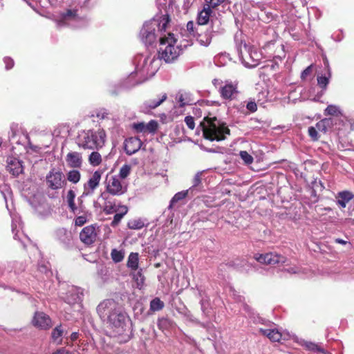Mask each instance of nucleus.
Segmentation results:
<instances>
[{"mask_svg":"<svg viewBox=\"0 0 354 354\" xmlns=\"http://www.w3.org/2000/svg\"><path fill=\"white\" fill-rule=\"evenodd\" d=\"M97 311L100 317L107 316L108 322L114 328L115 335H125L129 339L127 332L129 330L128 323L130 319L122 307L113 299H106L97 307Z\"/></svg>","mask_w":354,"mask_h":354,"instance_id":"f257e3e1","label":"nucleus"},{"mask_svg":"<svg viewBox=\"0 0 354 354\" xmlns=\"http://www.w3.org/2000/svg\"><path fill=\"white\" fill-rule=\"evenodd\" d=\"M203 138L209 141H222L230 135V130L225 122L216 116L207 115L200 124Z\"/></svg>","mask_w":354,"mask_h":354,"instance_id":"f03ea898","label":"nucleus"},{"mask_svg":"<svg viewBox=\"0 0 354 354\" xmlns=\"http://www.w3.org/2000/svg\"><path fill=\"white\" fill-rule=\"evenodd\" d=\"M106 138V132L102 128L83 130L77 137V144L84 149L98 150L104 145Z\"/></svg>","mask_w":354,"mask_h":354,"instance_id":"7ed1b4c3","label":"nucleus"},{"mask_svg":"<svg viewBox=\"0 0 354 354\" xmlns=\"http://www.w3.org/2000/svg\"><path fill=\"white\" fill-rule=\"evenodd\" d=\"M176 41L174 34L171 32L168 33L167 37H160L158 57L164 59L167 63L175 60L179 56L181 51L178 46H175Z\"/></svg>","mask_w":354,"mask_h":354,"instance_id":"20e7f679","label":"nucleus"},{"mask_svg":"<svg viewBox=\"0 0 354 354\" xmlns=\"http://www.w3.org/2000/svg\"><path fill=\"white\" fill-rule=\"evenodd\" d=\"M106 191L112 196H121L127 192V185L118 176H107Z\"/></svg>","mask_w":354,"mask_h":354,"instance_id":"39448f33","label":"nucleus"},{"mask_svg":"<svg viewBox=\"0 0 354 354\" xmlns=\"http://www.w3.org/2000/svg\"><path fill=\"white\" fill-rule=\"evenodd\" d=\"M46 183L48 188L52 190L62 189L66 185L63 172L55 168L50 169L46 176Z\"/></svg>","mask_w":354,"mask_h":354,"instance_id":"423d86ee","label":"nucleus"},{"mask_svg":"<svg viewBox=\"0 0 354 354\" xmlns=\"http://www.w3.org/2000/svg\"><path fill=\"white\" fill-rule=\"evenodd\" d=\"M218 92L222 99L233 100L239 93L238 82L226 80L223 85L219 86Z\"/></svg>","mask_w":354,"mask_h":354,"instance_id":"0eeeda50","label":"nucleus"},{"mask_svg":"<svg viewBox=\"0 0 354 354\" xmlns=\"http://www.w3.org/2000/svg\"><path fill=\"white\" fill-rule=\"evenodd\" d=\"M254 259L261 263L270 266L279 263L283 264L287 261L286 257L274 252H268L262 254H257L254 255Z\"/></svg>","mask_w":354,"mask_h":354,"instance_id":"6e6552de","label":"nucleus"},{"mask_svg":"<svg viewBox=\"0 0 354 354\" xmlns=\"http://www.w3.org/2000/svg\"><path fill=\"white\" fill-rule=\"evenodd\" d=\"M167 99V93L153 94L141 105V110L144 113H149L163 103Z\"/></svg>","mask_w":354,"mask_h":354,"instance_id":"1a4fd4ad","label":"nucleus"},{"mask_svg":"<svg viewBox=\"0 0 354 354\" xmlns=\"http://www.w3.org/2000/svg\"><path fill=\"white\" fill-rule=\"evenodd\" d=\"M32 323L34 326L42 330L49 329L52 326L51 319L43 312H36Z\"/></svg>","mask_w":354,"mask_h":354,"instance_id":"9d476101","label":"nucleus"},{"mask_svg":"<svg viewBox=\"0 0 354 354\" xmlns=\"http://www.w3.org/2000/svg\"><path fill=\"white\" fill-rule=\"evenodd\" d=\"M97 238L95 227L93 225L84 227L80 233V239L85 245H91Z\"/></svg>","mask_w":354,"mask_h":354,"instance_id":"9b49d317","label":"nucleus"},{"mask_svg":"<svg viewBox=\"0 0 354 354\" xmlns=\"http://www.w3.org/2000/svg\"><path fill=\"white\" fill-rule=\"evenodd\" d=\"M102 172L95 171L87 183L84 185V194L88 195L93 193L94 190L99 186Z\"/></svg>","mask_w":354,"mask_h":354,"instance_id":"f8f14e48","label":"nucleus"},{"mask_svg":"<svg viewBox=\"0 0 354 354\" xmlns=\"http://www.w3.org/2000/svg\"><path fill=\"white\" fill-rule=\"evenodd\" d=\"M158 127V122L153 120H151L147 124H145L144 122H140L132 124V128L136 133H154Z\"/></svg>","mask_w":354,"mask_h":354,"instance_id":"ddd939ff","label":"nucleus"},{"mask_svg":"<svg viewBox=\"0 0 354 354\" xmlns=\"http://www.w3.org/2000/svg\"><path fill=\"white\" fill-rule=\"evenodd\" d=\"M6 170L14 176H18L23 172L21 162L15 157H8L6 160Z\"/></svg>","mask_w":354,"mask_h":354,"instance_id":"4468645a","label":"nucleus"},{"mask_svg":"<svg viewBox=\"0 0 354 354\" xmlns=\"http://www.w3.org/2000/svg\"><path fill=\"white\" fill-rule=\"evenodd\" d=\"M142 142L138 137H131L124 141V151L127 154L132 155L136 153L142 147Z\"/></svg>","mask_w":354,"mask_h":354,"instance_id":"2eb2a0df","label":"nucleus"},{"mask_svg":"<svg viewBox=\"0 0 354 354\" xmlns=\"http://www.w3.org/2000/svg\"><path fill=\"white\" fill-rule=\"evenodd\" d=\"M66 162L68 167L81 168L83 163L82 153L77 151H70L66 156Z\"/></svg>","mask_w":354,"mask_h":354,"instance_id":"dca6fc26","label":"nucleus"},{"mask_svg":"<svg viewBox=\"0 0 354 354\" xmlns=\"http://www.w3.org/2000/svg\"><path fill=\"white\" fill-rule=\"evenodd\" d=\"M336 204L340 208H345L347 203L354 198V194L353 192L348 190H344L339 192L335 195Z\"/></svg>","mask_w":354,"mask_h":354,"instance_id":"f3484780","label":"nucleus"},{"mask_svg":"<svg viewBox=\"0 0 354 354\" xmlns=\"http://www.w3.org/2000/svg\"><path fill=\"white\" fill-rule=\"evenodd\" d=\"M142 39L149 45L153 44L156 39L155 28L151 24L146 25L142 30Z\"/></svg>","mask_w":354,"mask_h":354,"instance_id":"a211bd4d","label":"nucleus"},{"mask_svg":"<svg viewBox=\"0 0 354 354\" xmlns=\"http://www.w3.org/2000/svg\"><path fill=\"white\" fill-rule=\"evenodd\" d=\"M259 333L267 337L272 342H279L282 338V334L277 328L263 329L260 328Z\"/></svg>","mask_w":354,"mask_h":354,"instance_id":"6ab92c4d","label":"nucleus"},{"mask_svg":"<svg viewBox=\"0 0 354 354\" xmlns=\"http://www.w3.org/2000/svg\"><path fill=\"white\" fill-rule=\"evenodd\" d=\"M212 12V8L204 5L203 9L199 12L197 17V23L198 25H206L209 20L210 15Z\"/></svg>","mask_w":354,"mask_h":354,"instance_id":"aec40b11","label":"nucleus"},{"mask_svg":"<svg viewBox=\"0 0 354 354\" xmlns=\"http://www.w3.org/2000/svg\"><path fill=\"white\" fill-rule=\"evenodd\" d=\"M169 21V16L168 15H163L158 19H154L151 23V26H157L160 32H165Z\"/></svg>","mask_w":354,"mask_h":354,"instance_id":"412c9836","label":"nucleus"},{"mask_svg":"<svg viewBox=\"0 0 354 354\" xmlns=\"http://www.w3.org/2000/svg\"><path fill=\"white\" fill-rule=\"evenodd\" d=\"M127 267L131 271H136L139 267V254L138 252H131L128 257Z\"/></svg>","mask_w":354,"mask_h":354,"instance_id":"4be33fe9","label":"nucleus"},{"mask_svg":"<svg viewBox=\"0 0 354 354\" xmlns=\"http://www.w3.org/2000/svg\"><path fill=\"white\" fill-rule=\"evenodd\" d=\"M75 193L73 190L70 189L67 192L66 202L71 212L76 214L78 208L75 203Z\"/></svg>","mask_w":354,"mask_h":354,"instance_id":"5701e85b","label":"nucleus"},{"mask_svg":"<svg viewBox=\"0 0 354 354\" xmlns=\"http://www.w3.org/2000/svg\"><path fill=\"white\" fill-rule=\"evenodd\" d=\"M328 76H318L317 77V84L323 90L326 89L327 86L329 83V79L331 77V71L328 64L326 65Z\"/></svg>","mask_w":354,"mask_h":354,"instance_id":"b1692460","label":"nucleus"},{"mask_svg":"<svg viewBox=\"0 0 354 354\" xmlns=\"http://www.w3.org/2000/svg\"><path fill=\"white\" fill-rule=\"evenodd\" d=\"M63 330L62 329V325L56 326L52 331L51 337L54 342L57 344H61L62 342V337L63 335Z\"/></svg>","mask_w":354,"mask_h":354,"instance_id":"393cba45","label":"nucleus"},{"mask_svg":"<svg viewBox=\"0 0 354 354\" xmlns=\"http://www.w3.org/2000/svg\"><path fill=\"white\" fill-rule=\"evenodd\" d=\"M88 162L93 167L99 166L102 161L101 154L97 151H92L88 156Z\"/></svg>","mask_w":354,"mask_h":354,"instance_id":"a878e982","label":"nucleus"},{"mask_svg":"<svg viewBox=\"0 0 354 354\" xmlns=\"http://www.w3.org/2000/svg\"><path fill=\"white\" fill-rule=\"evenodd\" d=\"M122 211L120 213H117L114 215L113 220L112 221L111 225L112 227L117 226L120 222L121 219L124 217V216L127 213L128 208L127 206L123 205L121 207Z\"/></svg>","mask_w":354,"mask_h":354,"instance_id":"bb28decb","label":"nucleus"},{"mask_svg":"<svg viewBox=\"0 0 354 354\" xmlns=\"http://www.w3.org/2000/svg\"><path fill=\"white\" fill-rule=\"evenodd\" d=\"M188 194V191H182L176 193L174 197L171 198L170 201V204L169 207L173 208L175 206V204L178 203V201L183 200L187 197Z\"/></svg>","mask_w":354,"mask_h":354,"instance_id":"cd10ccee","label":"nucleus"},{"mask_svg":"<svg viewBox=\"0 0 354 354\" xmlns=\"http://www.w3.org/2000/svg\"><path fill=\"white\" fill-rule=\"evenodd\" d=\"M173 322L167 317H162L158 320V326L160 330H167L172 327Z\"/></svg>","mask_w":354,"mask_h":354,"instance_id":"c85d7f7f","label":"nucleus"},{"mask_svg":"<svg viewBox=\"0 0 354 354\" xmlns=\"http://www.w3.org/2000/svg\"><path fill=\"white\" fill-rule=\"evenodd\" d=\"M164 306V302L158 297L153 299L150 302V310L153 312L161 310Z\"/></svg>","mask_w":354,"mask_h":354,"instance_id":"c756f323","label":"nucleus"},{"mask_svg":"<svg viewBox=\"0 0 354 354\" xmlns=\"http://www.w3.org/2000/svg\"><path fill=\"white\" fill-rule=\"evenodd\" d=\"M67 180L74 184L77 183L81 178L80 172L78 170L73 169L67 173Z\"/></svg>","mask_w":354,"mask_h":354,"instance_id":"7c9ffc66","label":"nucleus"},{"mask_svg":"<svg viewBox=\"0 0 354 354\" xmlns=\"http://www.w3.org/2000/svg\"><path fill=\"white\" fill-rule=\"evenodd\" d=\"M60 15L62 20L75 19L77 17V10L68 9L65 12H62Z\"/></svg>","mask_w":354,"mask_h":354,"instance_id":"2f4dec72","label":"nucleus"},{"mask_svg":"<svg viewBox=\"0 0 354 354\" xmlns=\"http://www.w3.org/2000/svg\"><path fill=\"white\" fill-rule=\"evenodd\" d=\"M144 225L145 224L141 219H131L127 223V227L132 230H140Z\"/></svg>","mask_w":354,"mask_h":354,"instance_id":"473e14b6","label":"nucleus"},{"mask_svg":"<svg viewBox=\"0 0 354 354\" xmlns=\"http://www.w3.org/2000/svg\"><path fill=\"white\" fill-rule=\"evenodd\" d=\"M111 256L112 260L115 263H120L123 260L124 254L122 251L118 250L117 249H113L111 252Z\"/></svg>","mask_w":354,"mask_h":354,"instance_id":"72a5a7b5","label":"nucleus"},{"mask_svg":"<svg viewBox=\"0 0 354 354\" xmlns=\"http://www.w3.org/2000/svg\"><path fill=\"white\" fill-rule=\"evenodd\" d=\"M131 171V166L127 164H125L122 166L119 171V178L125 179L129 176Z\"/></svg>","mask_w":354,"mask_h":354,"instance_id":"f704fd0d","label":"nucleus"},{"mask_svg":"<svg viewBox=\"0 0 354 354\" xmlns=\"http://www.w3.org/2000/svg\"><path fill=\"white\" fill-rule=\"evenodd\" d=\"M305 347L310 351H317L322 353H326L325 350L322 348L319 345L313 342H307L305 343Z\"/></svg>","mask_w":354,"mask_h":354,"instance_id":"c9c22d12","label":"nucleus"},{"mask_svg":"<svg viewBox=\"0 0 354 354\" xmlns=\"http://www.w3.org/2000/svg\"><path fill=\"white\" fill-rule=\"evenodd\" d=\"M239 155L245 165H250L253 162V157L246 151H241Z\"/></svg>","mask_w":354,"mask_h":354,"instance_id":"e433bc0d","label":"nucleus"},{"mask_svg":"<svg viewBox=\"0 0 354 354\" xmlns=\"http://www.w3.org/2000/svg\"><path fill=\"white\" fill-rule=\"evenodd\" d=\"M313 68V64H310L302 71L300 76L301 80L302 81H306L308 79V77L312 75Z\"/></svg>","mask_w":354,"mask_h":354,"instance_id":"4c0bfd02","label":"nucleus"},{"mask_svg":"<svg viewBox=\"0 0 354 354\" xmlns=\"http://www.w3.org/2000/svg\"><path fill=\"white\" fill-rule=\"evenodd\" d=\"M317 129L314 127H310L308 129V133L313 141H317L319 138Z\"/></svg>","mask_w":354,"mask_h":354,"instance_id":"58836bf2","label":"nucleus"},{"mask_svg":"<svg viewBox=\"0 0 354 354\" xmlns=\"http://www.w3.org/2000/svg\"><path fill=\"white\" fill-rule=\"evenodd\" d=\"M338 114V109L335 105H328L324 110L325 115H337Z\"/></svg>","mask_w":354,"mask_h":354,"instance_id":"ea45409f","label":"nucleus"},{"mask_svg":"<svg viewBox=\"0 0 354 354\" xmlns=\"http://www.w3.org/2000/svg\"><path fill=\"white\" fill-rule=\"evenodd\" d=\"M205 5L209 6V8H216L219 5H221L222 3L224 2L225 0H205Z\"/></svg>","mask_w":354,"mask_h":354,"instance_id":"a19ab883","label":"nucleus"},{"mask_svg":"<svg viewBox=\"0 0 354 354\" xmlns=\"http://www.w3.org/2000/svg\"><path fill=\"white\" fill-rule=\"evenodd\" d=\"M185 122L188 128L193 130L195 128L194 118L192 116L188 115L185 118Z\"/></svg>","mask_w":354,"mask_h":354,"instance_id":"79ce46f5","label":"nucleus"},{"mask_svg":"<svg viewBox=\"0 0 354 354\" xmlns=\"http://www.w3.org/2000/svg\"><path fill=\"white\" fill-rule=\"evenodd\" d=\"M86 216L84 215L77 216L75 220V225L77 226H82L86 223Z\"/></svg>","mask_w":354,"mask_h":354,"instance_id":"37998d69","label":"nucleus"},{"mask_svg":"<svg viewBox=\"0 0 354 354\" xmlns=\"http://www.w3.org/2000/svg\"><path fill=\"white\" fill-rule=\"evenodd\" d=\"M323 122L326 124V127L328 130L329 129H331L334 124H335V120L332 118H326L322 119Z\"/></svg>","mask_w":354,"mask_h":354,"instance_id":"c03bdc74","label":"nucleus"},{"mask_svg":"<svg viewBox=\"0 0 354 354\" xmlns=\"http://www.w3.org/2000/svg\"><path fill=\"white\" fill-rule=\"evenodd\" d=\"M316 128L318 131L324 133H326L328 131L327 128L326 127V124L323 122L322 120L317 122Z\"/></svg>","mask_w":354,"mask_h":354,"instance_id":"a18cd8bd","label":"nucleus"},{"mask_svg":"<svg viewBox=\"0 0 354 354\" xmlns=\"http://www.w3.org/2000/svg\"><path fill=\"white\" fill-rule=\"evenodd\" d=\"M247 109L251 112L254 113L257 110V105L255 102L250 101L246 105Z\"/></svg>","mask_w":354,"mask_h":354,"instance_id":"49530a36","label":"nucleus"},{"mask_svg":"<svg viewBox=\"0 0 354 354\" xmlns=\"http://www.w3.org/2000/svg\"><path fill=\"white\" fill-rule=\"evenodd\" d=\"M104 212L106 214H112V213L116 212V209L114 205H106L104 208Z\"/></svg>","mask_w":354,"mask_h":354,"instance_id":"de8ad7c7","label":"nucleus"},{"mask_svg":"<svg viewBox=\"0 0 354 354\" xmlns=\"http://www.w3.org/2000/svg\"><path fill=\"white\" fill-rule=\"evenodd\" d=\"M201 183V177L200 174H196L193 179V187H197Z\"/></svg>","mask_w":354,"mask_h":354,"instance_id":"09e8293b","label":"nucleus"},{"mask_svg":"<svg viewBox=\"0 0 354 354\" xmlns=\"http://www.w3.org/2000/svg\"><path fill=\"white\" fill-rule=\"evenodd\" d=\"M194 22L192 21H188L187 24V31L190 34L194 35Z\"/></svg>","mask_w":354,"mask_h":354,"instance_id":"8fccbe9b","label":"nucleus"},{"mask_svg":"<svg viewBox=\"0 0 354 354\" xmlns=\"http://www.w3.org/2000/svg\"><path fill=\"white\" fill-rule=\"evenodd\" d=\"M5 62H6V68L7 69H10L14 66V62L10 58H6L5 59Z\"/></svg>","mask_w":354,"mask_h":354,"instance_id":"3c124183","label":"nucleus"},{"mask_svg":"<svg viewBox=\"0 0 354 354\" xmlns=\"http://www.w3.org/2000/svg\"><path fill=\"white\" fill-rule=\"evenodd\" d=\"M52 354H71L69 351L65 350L64 348H59L57 351L53 353Z\"/></svg>","mask_w":354,"mask_h":354,"instance_id":"603ef678","label":"nucleus"},{"mask_svg":"<svg viewBox=\"0 0 354 354\" xmlns=\"http://www.w3.org/2000/svg\"><path fill=\"white\" fill-rule=\"evenodd\" d=\"M78 337H79L78 333L74 332V333H71L70 338L72 342H75L77 339Z\"/></svg>","mask_w":354,"mask_h":354,"instance_id":"864d4df0","label":"nucleus"},{"mask_svg":"<svg viewBox=\"0 0 354 354\" xmlns=\"http://www.w3.org/2000/svg\"><path fill=\"white\" fill-rule=\"evenodd\" d=\"M107 115H108L107 113L100 111L96 114V116H97V118H98L100 119H104Z\"/></svg>","mask_w":354,"mask_h":354,"instance_id":"5fc2aeb1","label":"nucleus"},{"mask_svg":"<svg viewBox=\"0 0 354 354\" xmlns=\"http://www.w3.org/2000/svg\"><path fill=\"white\" fill-rule=\"evenodd\" d=\"M335 241V243H339V244H342V245H346L348 243L346 241H344V240L341 239H336Z\"/></svg>","mask_w":354,"mask_h":354,"instance_id":"6e6d98bb","label":"nucleus"},{"mask_svg":"<svg viewBox=\"0 0 354 354\" xmlns=\"http://www.w3.org/2000/svg\"><path fill=\"white\" fill-rule=\"evenodd\" d=\"M220 80L218 79H214L212 80V84L215 87H217L218 85H220Z\"/></svg>","mask_w":354,"mask_h":354,"instance_id":"4d7b16f0","label":"nucleus"},{"mask_svg":"<svg viewBox=\"0 0 354 354\" xmlns=\"http://www.w3.org/2000/svg\"><path fill=\"white\" fill-rule=\"evenodd\" d=\"M284 271H286L288 273H296L297 272V270L293 268H288V269H284Z\"/></svg>","mask_w":354,"mask_h":354,"instance_id":"13d9d810","label":"nucleus"},{"mask_svg":"<svg viewBox=\"0 0 354 354\" xmlns=\"http://www.w3.org/2000/svg\"><path fill=\"white\" fill-rule=\"evenodd\" d=\"M142 277V270H140V271L138 272V273L136 274H134L133 275V279H136V280H138V277Z\"/></svg>","mask_w":354,"mask_h":354,"instance_id":"bf43d9fd","label":"nucleus"},{"mask_svg":"<svg viewBox=\"0 0 354 354\" xmlns=\"http://www.w3.org/2000/svg\"><path fill=\"white\" fill-rule=\"evenodd\" d=\"M324 209L325 211H328V212H330V211H332V210H333V209H332L331 207H324Z\"/></svg>","mask_w":354,"mask_h":354,"instance_id":"052dcab7","label":"nucleus"},{"mask_svg":"<svg viewBox=\"0 0 354 354\" xmlns=\"http://www.w3.org/2000/svg\"><path fill=\"white\" fill-rule=\"evenodd\" d=\"M240 55L243 59H244V55H243L242 50H241Z\"/></svg>","mask_w":354,"mask_h":354,"instance_id":"680f3d73","label":"nucleus"},{"mask_svg":"<svg viewBox=\"0 0 354 354\" xmlns=\"http://www.w3.org/2000/svg\"><path fill=\"white\" fill-rule=\"evenodd\" d=\"M351 129L354 131V122L351 124Z\"/></svg>","mask_w":354,"mask_h":354,"instance_id":"e2e57ef3","label":"nucleus"},{"mask_svg":"<svg viewBox=\"0 0 354 354\" xmlns=\"http://www.w3.org/2000/svg\"><path fill=\"white\" fill-rule=\"evenodd\" d=\"M244 48H245V50H247V46H246V44H244Z\"/></svg>","mask_w":354,"mask_h":354,"instance_id":"0e129e2a","label":"nucleus"},{"mask_svg":"<svg viewBox=\"0 0 354 354\" xmlns=\"http://www.w3.org/2000/svg\"><path fill=\"white\" fill-rule=\"evenodd\" d=\"M209 42H210V40L207 39V43H208V44H209Z\"/></svg>","mask_w":354,"mask_h":354,"instance_id":"69168bd1","label":"nucleus"},{"mask_svg":"<svg viewBox=\"0 0 354 354\" xmlns=\"http://www.w3.org/2000/svg\"><path fill=\"white\" fill-rule=\"evenodd\" d=\"M185 105V104L183 102H182V104H180L181 106H183Z\"/></svg>","mask_w":354,"mask_h":354,"instance_id":"338daca9","label":"nucleus"}]
</instances>
